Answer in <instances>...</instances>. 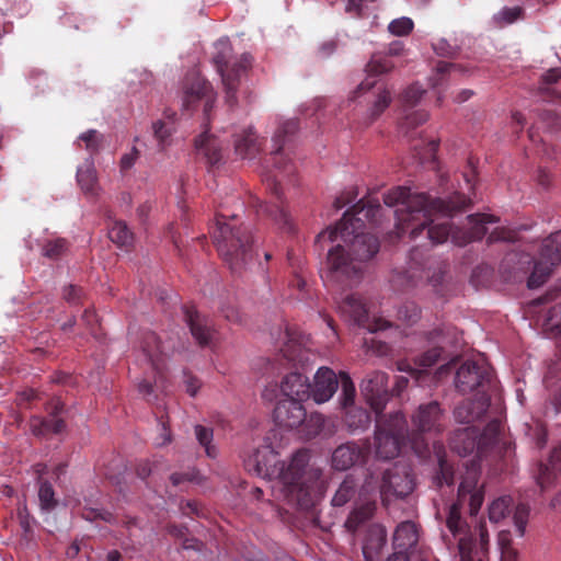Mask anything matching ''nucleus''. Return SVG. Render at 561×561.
<instances>
[{
    "mask_svg": "<svg viewBox=\"0 0 561 561\" xmlns=\"http://www.w3.org/2000/svg\"><path fill=\"white\" fill-rule=\"evenodd\" d=\"M381 210L379 204L368 203L355 216L346 211L333 229H327L317 237L318 242H336L329 250L322 279L328 287L344 289L357 284L363 273V263L371 259L379 250L377 239L365 233L363 217L374 219Z\"/></svg>",
    "mask_w": 561,
    "mask_h": 561,
    "instance_id": "f257e3e1",
    "label": "nucleus"
},
{
    "mask_svg": "<svg viewBox=\"0 0 561 561\" xmlns=\"http://www.w3.org/2000/svg\"><path fill=\"white\" fill-rule=\"evenodd\" d=\"M383 202L396 208L397 238L409 233L410 239L416 241L426 231V243H423L426 247L442 244L451 239L448 217L467 207L470 199L458 193L448 202L440 198L430 199L426 194L412 193L407 187L398 186L385 194Z\"/></svg>",
    "mask_w": 561,
    "mask_h": 561,
    "instance_id": "f03ea898",
    "label": "nucleus"
},
{
    "mask_svg": "<svg viewBox=\"0 0 561 561\" xmlns=\"http://www.w3.org/2000/svg\"><path fill=\"white\" fill-rule=\"evenodd\" d=\"M309 459L307 450H298L287 462H279L271 445H263L243 462L249 472L271 482L275 499L308 506L321 477L319 469L309 466Z\"/></svg>",
    "mask_w": 561,
    "mask_h": 561,
    "instance_id": "7ed1b4c3",
    "label": "nucleus"
},
{
    "mask_svg": "<svg viewBox=\"0 0 561 561\" xmlns=\"http://www.w3.org/2000/svg\"><path fill=\"white\" fill-rule=\"evenodd\" d=\"M479 472L478 462L472 460L459 484L458 501L450 506L446 522L449 531L455 538H458L460 561H483L489 543L488 531L481 525L480 548L476 547L472 535L460 517L459 510L460 505L468 502L471 515L479 512L484 499L483 486L478 484Z\"/></svg>",
    "mask_w": 561,
    "mask_h": 561,
    "instance_id": "20e7f679",
    "label": "nucleus"
},
{
    "mask_svg": "<svg viewBox=\"0 0 561 561\" xmlns=\"http://www.w3.org/2000/svg\"><path fill=\"white\" fill-rule=\"evenodd\" d=\"M228 215L219 214L213 238L220 255L231 265L239 268L251 259L252 234L247 227H237L236 215L228 221Z\"/></svg>",
    "mask_w": 561,
    "mask_h": 561,
    "instance_id": "39448f33",
    "label": "nucleus"
},
{
    "mask_svg": "<svg viewBox=\"0 0 561 561\" xmlns=\"http://www.w3.org/2000/svg\"><path fill=\"white\" fill-rule=\"evenodd\" d=\"M215 54L213 61L217 72L221 77L222 84L226 90V99L228 103H232L236 99V91L241 75L251 64V56L243 54L238 60H232V48L227 38H220L215 44Z\"/></svg>",
    "mask_w": 561,
    "mask_h": 561,
    "instance_id": "423d86ee",
    "label": "nucleus"
},
{
    "mask_svg": "<svg viewBox=\"0 0 561 561\" xmlns=\"http://www.w3.org/2000/svg\"><path fill=\"white\" fill-rule=\"evenodd\" d=\"M407 421L401 412L390 416L387 424L377 421L375 433L376 456L379 459H391L398 456L404 445Z\"/></svg>",
    "mask_w": 561,
    "mask_h": 561,
    "instance_id": "0eeeda50",
    "label": "nucleus"
},
{
    "mask_svg": "<svg viewBox=\"0 0 561 561\" xmlns=\"http://www.w3.org/2000/svg\"><path fill=\"white\" fill-rule=\"evenodd\" d=\"M415 483L410 466L398 462L387 469L379 485V495L385 504L403 499L412 493Z\"/></svg>",
    "mask_w": 561,
    "mask_h": 561,
    "instance_id": "6e6552de",
    "label": "nucleus"
},
{
    "mask_svg": "<svg viewBox=\"0 0 561 561\" xmlns=\"http://www.w3.org/2000/svg\"><path fill=\"white\" fill-rule=\"evenodd\" d=\"M559 262H561V230L551 233L543 241L540 260L535 263L527 286L530 289L542 286L550 276L552 266Z\"/></svg>",
    "mask_w": 561,
    "mask_h": 561,
    "instance_id": "1a4fd4ad",
    "label": "nucleus"
},
{
    "mask_svg": "<svg viewBox=\"0 0 561 561\" xmlns=\"http://www.w3.org/2000/svg\"><path fill=\"white\" fill-rule=\"evenodd\" d=\"M378 480L368 476L360 486L356 506L348 516L345 525L347 528L355 530L357 526L370 518L376 510Z\"/></svg>",
    "mask_w": 561,
    "mask_h": 561,
    "instance_id": "9d476101",
    "label": "nucleus"
},
{
    "mask_svg": "<svg viewBox=\"0 0 561 561\" xmlns=\"http://www.w3.org/2000/svg\"><path fill=\"white\" fill-rule=\"evenodd\" d=\"M202 99L205 100V112H208L215 100L211 85L199 73L192 72L185 78L183 84V106L188 108Z\"/></svg>",
    "mask_w": 561,
    "mask_h": 561,
    "instance_id": "9b49d317",
    "label": "nucleus"
},
{
    "mask_svg": "<svg viewBox=\"0 0 561 561\" xmlns=\"http://www.w3.org/2000/svg\"><path fill=\"white\" fill-rule=\"evenodd\" d=\"M360 389L371 409L379 414L388 399V376L381 371L371 373L362 381Z\"/></svg>",
    "mask_w": 561,
    "mask_h": 561,
    "instance_id": "f8f14e48",
    "label": "nucleus"
},
{
    "mask_svg": "<svg viewBox=\"0 0 561 561\" xmlns=\"http://www.w3.org/2000/svg\"><path fill=\"white\" fill-rule=\"evenodd\" d=\"M339 310L343 316L350 317L356 324L366 328L370 332L385 330L389 327V322L378 319L375 324L367 323V310L362 299L355 295L346 296L340 304Z\"/></svg>",
    "mask_w": 561,
    "mask_h": 561,
    "instance_id": "ddd939ff",
    "label": "nucleus"
},
{
    "mask_svg": "<svg viewBox=\"0 0 561 561\" xmlns=\"http://www.w3.org/2000/svg\"><path fill=\"white\" fill-rule=\"evenodd\" d=\"M306 409L302 401L284 399L275 408V421L279 426L301 430L306 421Z\"/></svg>",
    "mask_w": 561,
    "mask_h": 561,
    "instance_id": "4468645a",
    "label": "nucleus"
},
{
    "mask_svg": "<svg viewBox=\"0 0 561 561\" xmlns=\"http://www.w3.org/2000/svg\"><path fill=\"white\" fill-rule=\"evenodd\" d=\"M339 379L336 374L329 367H320L310 385V397L318 404L328 402L336 392Z\"/></svg>",
    "mask_w": 561,
    "mask_h": 561,
    "instance_id": "2eb2a0df",
    "label": "nucleus"
},
{
    "mask_svg": "<svg viewBox=\"0 0 561 561\" xmlns=\"http://www.w3.org/2000/svg\"><path fill=\"white\" fill-rule=\"evenodd\" d=\"M413 425L422 433H438L443 428V411L436 401L421 404L412 416Z\"/></svg>",
    "mask_w": 561,
    "mask_h": 561,
    "instance_id": "dca6fc26",
    "label": "nucleus"
},
{
    "mask_svg": "<svg viewBox=\"0 0 561 561\" xmlns=\"http://www.w3.org/2000/svg\"><path fill=\"white\" fill-rule=\"evenodd\" d=\"M497 220L485 214H477L468 216V225L470 230L468 232L451 231V242L456 245L462 247L472 240L481 239L489 231V225L495 224Z\"/></svg>",
    "mask_w": 561,
    "mask_h": 561,
    "instance_id": "f3484780",
    "label": "nucleus"
},
{
    "mask_svg": "<svg viewBox=\"0 0 561 561\" xmlns=\"http://www.w3.org/2000/svg\"><path fill=\"white\" fill-rule=\"evenodd\" d=\"M486 376L485 368L473 362H466L456 373L455 385L460 392H470L481 386Z\"/></svg>",
    "mask_w": 561,
    "mask_h": 561,
    "instance_id": "a211bd4d",
    "label": "nucleus"
},
{
    "mask_svg": "<svg viewBox=\"0 0 561 561\" xmlns=\"http://www.w3.org/2000/svg\"><path fill=\"white\" fill-rule=\"evenodd\" d=\"M424 94L425 90L422 89L419 84H412L404 91L402 95V104L404 111V124L408 126H416L427 121V112H412V108L419 104Z\"/></svg>",
    "mask_w": 561,
    "mask_h": 561,
    "instance_id": "6ab92c4d",
    "label": "nucleus"
},
{
    "mask_svg": "<svg viewBox=\"0 0 561 561\" xmlns=\"http://www.w3.org/2000/svg\"><path fill=\"white\" fill-rule=\"evenodd\" d=\"M394 67L393 62L390 60L388 56L383 55H374L370 61L367 64L366 71L367 78L357 87L354 91L353 98H357L363 93L371 90L376 87L377 81L374 78L376 75H381L390 71Z\"/></svg>",
    "mask_w": 561,
    "mask_h": 561,
    "instance_id": "aec40b11",
    "label": "nucleus"
},
{
    "mask_svg": "<svg viewBox=\"0 0 561 561\" xmlns=\"http://www.w3.org/2000/svg\"><path fill=\"white\" fill-rule=\"evenodd\" d=\"M280 390L287 400L304 401L310 397L308 378L298 373L286 375L280 383Z\"/></svg>",
    "mask_w": 561,
    "mask_h": 561,
    "instance_id": "412c9836",
    "label": "nucleus"
},
{
    "mask_svg": "<svg viewBox=\"0 0 561 561\" xmlns=\"http://www.w3.org/2000/svg\"><path fill=\"white\" fill-rule=\"evenodd\" d=\"M439 356L440 350L436 347L432 348L421 356V358L415 363V367L411 366L407 360L399 362L398 370L409 373L411 377L415 379L417 385L422 386L424 378L427 377L426 369L433 366Z\"/></svg>",
    "mask_w": 561,
    "mask_h": 561,
    "instance_id": "4be33fe9",
    "label": "nucleus"
},
{
    "mask_svg": "<svg viewBox=\"0 0 561 561\" xmlns=\"http://www.w3.org/2000/svg\"><path fill=\"white\" fill-rule=\"evenodd\" d=\"M365 457V450L355 443L339 446L332 454V466L336 470H347Z\"/></svg>",
    "mask_w": 561,
    "mask_h": 561,
    "instance_id": "5701e85b",
    "label": "nucleus"
},
{
    "mask_svg": "<svg viewBox=\"0 0 561 561\" xmlns=\"http://www.w3.org/2000/svg\"><path fill=\"white\" fill-rule=\"evenodd\" d=\"M77 182L82 192L90 196H96L99 193V183L96 176V170L92 158L85 159V161L77 169Z\"/></svg>",
    "mask_w": 561,
    "mask_h": 561,
    "instance_id": "b1692460",
    "label": "nucleus"
},
{
    "mask_svg": "<svg viewBox=\"0 0 561 561\" xmlns=\"http://www.w3.org/2000/svg\"><path fill=\"white\" fill-rule=\"evenodd\" d=\"M419 540L416 525L412 522L401 523L393 535V546L396 551L408 553Z\"/></svg>",
    "mask_w": 561,
    "mask_h": 561,
    "instance_id": "393cba45",
    "label": "nucleus"
},
{
    "mask_svg": "<svg viewBox=\"0 0 561 561\" xmlns=\"http://www.w3.org/2000/svg\"><path fill=\"white\" fill-rule=\"evenodd\" d=\"M477 438L478 431L467 426L455 432L450 439V446L460 456H467L476 449Z\"/></svg>",
    "mask_w": 561,
    "mask_h": 561,
    "instance_id": "a878e982",
    "label": "nucleus"
},
{
    "mask_svg": "<svg viewBox=\"0 0 561 561\" xmlns=\"http://www.w3.org/2000/svg\"><path fill=\"white\" fill-rule=\"evenodd\" d=\"M175 114H165L162 119L152 124L153 136L160 150L172 145V136L176 131Z\"/></svg>",
    "mask_w": 561,
    "mask_h": 561,
    "instance_id": "bb28decb",
    "label": "nucleus"
},
{
    "mask_svg": "<svg viewBox=\"0 0 561 561\" xmlns=\"http://www.w3.org/2000/svg\"><path fill=\"white\" fill-rule=\"evenodd\" d=\"M488 407V400L484 398L477 402L466 401L455 409L454 415L459 423L468 424L481 417Z\"/></svg>",
    "mask_w": 561,
    "mask_h": 561,
    "instance_id": "cd10ccee",
    "label": "nucleus"
},
{
    "mask_svg": "<svg viewBox=\"0 0 561 561\" xmlns=\"http://www.w3.org/2000/svg\"><path fill=\"white\" fill-rule=\"evenodd\" d=\"M236 152L243 159L254 158L261 148L256 134L251 129L243 130L234 140Z\"/></svg>",
    "mask_w": 561,
    "mask_h": 561,
    "instance_id": "c85d7f7f",
    "label": "nucleus"
},
{
    "mask_svg": "<svg viewBox=\"0 0 561 561\" xmlns=\"http://www.w3.org/2000/svg\"><path fill=\"white\" fill-rule=\"evenodd\" d=\"M186 321L190 325L191 332L196 341L204 345L207 344L213 336V331L204 319L201 318L198 312L194 308L186 310Z\"/></svg>",
    "mask_w": 561,
    "mask_h": 561,
    "instance_id": "c756f323",
    "label": "nucleus"
},
{
    "mask_svg": "<svg viewBox=\"0 0 561 561\" xmlns=\"http://www.w3.org/2000/svg\"><path fill=\"white\" fill-rule=\"evenodd\" d=\"M83 148L89 152L90 157L93 159V156L96 154L104 145V136L98 131L96 129H89L79 135L76 146Z\"/></svg>",
    "mask_w": 561,
    "mask_h": 561,
    "instance_id": "7c9ffc66",
    "label": "nucleus"
},
{
    "mask_svg": "<svg viewBox=\"0 0 561 561\" xmlns=\"http://www.w3.org/2000/svg\"><path fill=\"white\" fill-rule=\"evenodd\" d=\"M512 497L508 495H502L494 499L489 507V519L492 523H500L510 513H512Z\"/></svg>",
    "mask_w": 561,
    "mask_h": 561,
    "instance_id": "2f4dec72",
    "label": "nucleus"
},
{
    "mask_svg": "<svg viewBox=\"0 0 561 561\" xmlns=\"http://www.w3.org/2000/svg\"><path fill=\"white\" fill-rule=\"evenodd\" d=\"M142 352L152 369L160 371L163 359L160 357V346L156 334L151 333L146 336Z\"/></svg>",
    "mask_w": 561,
    "mask_h": 561,
    "instance_id": "473e14b6",
    "label": "nucleus"
},
{
    "mask_svg": "<svg viewBox=\"0 0 561 561\" xmlns=\"http://www.w3.org/2000/svg\"><path fill=\"white\" fill-rule=\"evenodd\" d=\"M65 427V423L61 419H54L51 421H45L38 416H33L30 420V430L36 436L46 435L47 433H60Z\"/></svg>",
    "mask_w": 561,
    "mask_h": 561,
    "instance_id": "72a5a7b5",
    "label": "nucleus"
},
{
    "mask_svg": "<svg viewBox=\"0 0 561 561\" xmlns=\"http://www.w3.org/2000/svg\"><path fill=\"white\" fill-rule=\"evenodd\" d=\"M370 423L368 413L362 408H350L345 410V424L351 432L365 430Z\"/></svg>",
    "mask_w": 561,
    "mask_h": 561,
    "instance_id": "f704fd0d",
    "label": "nucleus"
},
{
    "mask_svg": "<svg viewBox=\"0 0 561 561\" xmlns=\"http://www.w3.org/2000/svg\"><path fill=\"white\" fill-rule=\"evenodd\" d=\"M108 238L119 248L131 245L134 237L127 225L123 221H116L108 230Z\"/></svg>",
    "mask_w": 561,
    "mask_h": 561,
    "instance_id": "c9c22d12",
    "label": "nucleus"
},
{
    "mask_svg": "<svg viewBox=\"0 0 561 561\" xmlns=\"http://www.w3.org/2000/svg\"><path fill=\"white\" fill-rule=\"evenodd\" d=\"M325 425V419L322 414L311 413L306 415V421L301 426L300 434L306 438H311L322 433Z\"/></svg>",
    "mask_w": 561,
    "mask_h": 561,
    "instance_id": "e433bc0d",
    "label": "nucleus"
},
{
    "mask_svg": "<svg viewBox=\"0 0 561 561\" xmlns=\"http://www.w3.org/2000/svg\"><path fill=\"white\" fill-rule=\"evenodd\" d=\"M497 546L501 553V561H518V551L512 546L510 531L502 530L497 537Z\"/></svg>",
    "mask_w": 561,
    "mask_h": 561,
    "instance_id": "4c0bfd02",
    "label": "nucleus"
},
{
    "mask_svg": "<svg viewBox=\"0 0 561 561\" xmlns=\"http://www.w3.org/2000/svg\"><path fill=\"white\" fill-rule=\"evenodd\" d=\"M355 486V480L352 477H346L332 497V505L343 506L346 504L353 497Z\"/></svg>",
    "mask_w": 561,
    "mask_h": 561,
    "instance_id": "58836bf2",
    "label": "nucleus"
},
{
    "mask_svg": "<svg viewBox=\"0 0 561 561\" xmlns=\"http://www.w3.org/2000/svg\"><path fill=\"white\" fill-rule=\"evenodd\" d=\"M195 146L198 150L203 151L204 154L208 157L211 163L219 162L220 154L215 149L213 137L208 134V131H204L196 138Z\"/></svg>",
    "mask_w": 561,
    "mask_h": 561,
    "instance_id": "ea45409f",
    "label": "nucleus"
},
{
    "mask_svg": "<svg viewBox=\"0 0 561 561\" xmlns=\"http://www.w3.org/2000/svg\"><path fill=\"white\" fill-rule=\"evenodd\" d=\"M340 378L342 386L340 403L344 410H347L354 407L355 387L348 375L341 374Z\"/></svg>",
    "mask_w": 561,
    "mask_h": 561,
    "instance_id": "a19ab883",
    "label": "nucleus"
},
{
    "mask_svg": "<svg viewBox=\"0 0 561 561\" xmlns=\"http://www.w3.org/2000/svg\"><path fill=\"white\" fill-rule=\"evenodd\" d=\"M545 329L551 335H561V304L553 306L545 320Z\"/></svg>",
    "mask_w": 561,
    "mask_h": 561,
    "instance_id": "79ce46f5",
    "label": "nucleus"
},
{
    "mask_svg": "<svg viewBox=\"0 0 561 561\" xmlns=\"http://www.w3.org/2000/svg\"><path fill=\"white\" fill-rule=\"evenodd\" d=\"M304 336H298L296 332H287V342L283 348L284 356L290 360H295L298 356V348L305 346Z\"/></svg>",
    "mask_w": 561,
    "mask_h": 561,
    "instance_id": "37998d69",
    "label": "nucleus"
},
{
    "mask_svg": "<svg viewBox=\"0 0 561 561\" xmlns=\"http://www.w3.org/2000/svg\"><path fill=\"white\" fill-rule=\"evenodd\" d=\"M398 320L404 325H413L420 318V310L414 302H408L399 308Z\"/></svg>",
    "mask_w": 561,
    "mask_h": 561,
    "instance_id": "c03bdc74",
    "label": "nucleus"
},
{
    "mask_svg": "<svg viewBox=\"0 0 561 561\" xmlns=\"http://www.w3.org/2000/svg\"><path fill=\"white\" fill-rule=\"evenodd\" d=\"M390 102H391L390 91L385 87L378 88V93L376 95V99H375L371 107H370V116L371 117L379 116L389 106Z\"/></svg>",
    "mask_w": 561,
    "mask_h": 561,
    "instance_id": "a18cd8bd",
    "label": "nucleus"
},
{
    "mask_svg": "<svg viewBox=\"0 0 561 561\" xmlns=\"http://www.w3.org/2000/svg\"><path fill=\"white\" fill-rule=\"evenodd\" d=\"M259 207H260L261 211L271 215L276 222L282 225L283 228L290 229L289 217L282 206H279V205L271 206L267 203H261L259 205Z\"/></svg>",
    "mask_w": 561,
    "mask_h": 561,
    "instance_id": "49530a36",
    "label": "nucleus"
},
{
    "mask_svg": "<svg viewBox=\"0 0 561 561\" xmlns=\"http://www.w3.org/2000/svg\"><path fill=\"white\" fill-rule=\"evenodd\" d=\"M528 516L529 508L525 504H518L513 511V522L519 537H524L526 533Z\"/></svg>",
    "mask_w": 561,
    "mask_h": 561,
    "instance_id": "de8ad7c7",
    "label": "nucleus"
},
{
    "mask_svg": "<svg viewBox=\"0 0 561 561\" xmlns=\"http://www.w3.org/2000/svg\"><path fill=\"white\" fill-rule=\"evenodd\" d=\"M195 435L198 443L205 448L206 455L211 458L216 457V450L210 445L213 439V431L208 427L196 425Z\"/></svg>",
    "mask_w": 561,
    "mask_h": 561,
    "instance_id": "09e8293b",
    "label": "nucleus"
},
{
    "mask_svg": "<svg viewBox=\"0 0 561 561\" xmlns=\"http://www.w3.org/2000/svg\"><path fill=\"white\" fill-rule=\"evenodd\" d=\"M414 23L408 16H401L392 20L389 25V32L394 36H405L413 30Z\"/></svg>",
    "mask_w": 561,
    "mask_h": 561,
    "instance_id": "8fccbe9b",
    "label": "nucleus"
},
{
    "mask_svg": "<svg viewBox=\"0 0 561 561\" xmlns=\"http://www.w3.org/2000/svg\"><path fill=\"white\" fill-rule=\"evenodd\" d=\"M38 500L43 510L49 511L55 507L56 500L53 486L48 482H42L38 489Z\"/></svg>",
    "mask_w": 561,
    "mask_h": 561,
    "instance_id": "3c124183",
    "label": "nucleus"
},
{
    "mask_svg": "<svg viewBox=\"0 0 561 561\" xmlns=\"http://www.w3.org/2000/svg\"><path fill=\"white\" fill-rule=\"evenodd\" d=\"M67 244L64 239L56 238L43 245L42 253L48 259H57L66 251Z\"/></svg>",
    "mask_w": 561,
    "mask_h": 561,
    "instance_id": "603ef678",
    "label": "nucleus"
},
{
    "mask_svg": "<svg viewBox=\"0 0 561 561\" xmlns=\"http://www.w3.org/2000/svg\"><path fill=\"white\" fill-rule=\"evenodd\" d=\"M297 129V122L295 119H288L284 122L275 133L273 141L276 146V152H278L283 145V136L286 134H294Z\"/></svg>",
    "mask_w": 561,
    "mask_h": 561,
    "instance_id": "864d4df0",
    "label": "nucleus"
},
{
    "mask_svg": "<svg viewBox=\"0 0 561 561\" xmlns=\"http://www.w3.org/2000/svg\"><path fill=\"white\" fill-rule=\"evenodd\" d=\"M451 69H456V65L439 62L437 65L434 78L431 79L432 88L439 89L442 85H444L446 83L445 75Z\"/></svg>",
    "mask_w": 561,
    "mask_h": 561,
    "instance_id": "5fc2aeb1",
    "label": "nucleus"
},
{
    "mask_svg": "<svg viewBox=\"0 0 561 561\" xmlns=\"http://www.w3.org/2000/svg\"><path fill=\"white\" fill-rule=\"evenodd\" d=\"M291 172V167L285 165L284 170H279L276 173H271L266 176V182L268 187L274 192L276 196L279 195L278 187L280 186V182L284 178Z\"/></svg>",
    "mask_w": 561,
    "mask_h": 561,
    "instance_id": "6e6d98bb",
    "label": "nucleus"
},
{
    "mask_svg": "<svg viewBox=\"0 0 561 561\" xmlns=\"http://www.w3.org/2000/svg\"><path fill=\"white\" fill-rule=\"evenodd\" d=\"M438 463H439V474L436 477V481L438 485H442L443 483L450 485L454 482V473L451 468L448 466V463L438 456Z\"/></svg>",
    "mask_w": 561,
    "mask_h": 561,
    "instance_id": "4d7b16f0",
    "label": "nucleus"
},
{
    "mask_svg": "<svg viewBox=\"0 0 561 561\" xmlns=\"http://www.w3.org/2000/svg\"><path fill=\"white\" fill-rule=\"evenodd\" d=\"M520 15L522 9L519 7L504 8L495 15V20L511 24L517 21Z\"/></svg>",
    "mask_w": 561,
    "mask_h": 561,
    "instance_id": "13d9d810",
    "label": "nucleus"
},
{
    "mask_svg": "<svg viewBox=\"0 0 561 561\" xmlns=\"http://www.w3.org/2000/svg\"><path fill=\"white\" fill-rule=\"evenodd\" d=\"M420 558L433 560L430 553L425 551H421L419 553L411 551L410 554L402 551H394V553L390 556L387 561H417Z\"/></svg>",
    "mask_w": 561,
    "mask_h": 561,
    "instance_id": "bf43d9fd",
    "label": "nucleus"
},
{
    "mask_svg": "<svg viewBox=\"0 0 561 561\" xmlns=\"http://www.w3.org/2000/svg\"><path fill=\"white\" fill-rule=\"evenodd\" d=\"M549 466L551 470L561 472V445L552 451Z\"/></svg>",
    "mask_w": 561,
    "mask_h": 561,
    "instance_id": "052dcab7",
    "label": "nucleus"
},
{
    "mask_svg": "<svg viewBox=\"0 0 561 561\" xmlns=\"http://www.w3.org/2000/svg\"><path fill=\"white\" fill-rule=\"evenodd\" d=\"M184 382H185L186 392L190 396L194 397L197 393V391H198V389L201 387L199 380L197 378H195V377L187 376L185 378Z\"/></svg>",
    "mask_w": 561,
    "mask_h": 561,
    "instance_id": "680f3d73",
    "label": "nucleus"
},
{
    "mask_svg": "<svg viewBox=\"0 0 561 561\" xmlns=\"http://www.w3.org/2000/svg\"><path fill=\"white\" fill-rule=\"evenodd\" d=\"M160 426H161V434H160V437H158L156 439V445L159 447H162V446H165L167 444L171 443V435H170V432L168 431L164 422H161Z\"/></svg>",
    "mask_w": 561,
    "mask_h": 561,
    "instance_id": "e2e57ef3",
    "label": "nucleus"
},
{
    "mask_svg": "<svg viewBox=\"0 0 561 561\" xmlns=\"http://www.w3.org/2000/svg\"><path fill=\"white\" fill-rule=\"evenodd\" d=\"M371 531L376 535L377 537V543L373 546V548H380L381 546L385 545L386 542V530L383 527L377 525L375 526Z\"/></svg>",
    "mask_w": 561,
    "mask_h": 561,
    "instance_id": "0e129e2a",
    "label": "nucleus"
},
{
    "mask_svg": "<svg viewBox=\"0 0 561 561\" xmlns=\"http://www.w3.org/2000/svg\"><path fill=\"white\" fill-rule=\"evenodd\" d=\"M559 79H561V69L560 68L549 69L543 75V80L547 83H554Z\"/></svg>",
    "mask_w": 561,
    "mask_h": 561,
    "instance_id": "69168bd1",
    "label": "nucleus"
},
{
    "mask_svg": "<svg viewBox=\"0 0 561 561\" xmlns=\"http://www.w3.org/2000/svg\"><path fill=\"white\" fill-rule=\"evenodd\" d=\"M137 158V150L134 148L130 153H126L121 159V164L123 169H129L134 165Z\"/></svg>",
    "mask_w": 561,
    "mask_h": 561,
    "instance_id": "338daca9",
    "label": "nucleus"
},
{
    "mask_svg": "<svg viewBox=\"0 0 561 561\" xmlns=\"http://www.w3.org/2000/svg\"><path fill=\"white\" fill-rule=\"evenodd\" d=\"M364 0H346L345 11L352 14H359Z\"/></svg>",
    "mask_w": 561,
    "mask_h": 561,
    "instance_id": "774afa93",
    "label": "nucleus"
}]
</instances>
